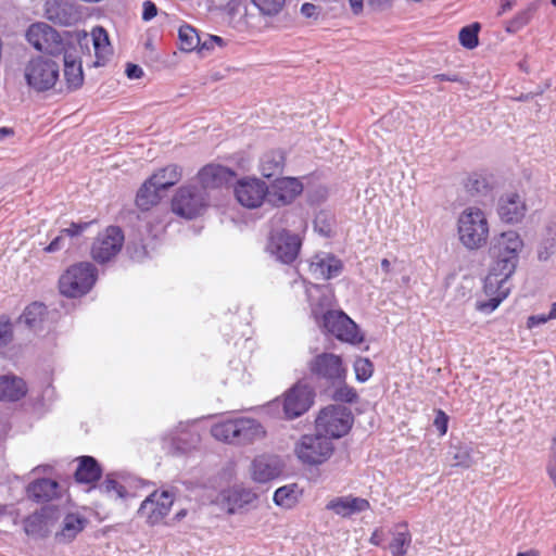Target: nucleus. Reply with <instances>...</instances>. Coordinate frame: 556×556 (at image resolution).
<instances>
[{"instance_id":"38","label":"nucleus","mask_w":556,"mask_h":556,"mask_svg":"<svg viewBox=\"0 0 556 556\" xmlns=\"http://www.w3.org/2000/svg\"><path fill=\"white\" fill-rule=\"evenodd\" d=\"M283 164V153L281 151H270L262 156L260 170L264 177L270 178L282 170Z\"/></svg>"},{"instance_id":"52","label":"nucleus","mask_w":556,"mask_h":556,"mask_svg":"<svg viewBox=\"0 0 556 556\" xmlns=\"http://www.w3.org/2000/svg\"><path fill=\"white\" fill-rule=\"evenodd\" d=\"M217 45L219 47L224 46V39L222 37L215 35H207L206 38L202 41L200 39L199 51L203 50H212L214 46Z\"/></svg>"},{"instance_id":"33","label":"nucleus","mask_w":556,"mask_h":556,"mask_svg":"<svg viewBox=\"0 0 556 556\" xmlns=\"http://www.w3.org/2000/svg\"><path fill=\"white\" fill-rule=\"evenodd\" d=\"M78 460L79 464L75 471V478L78 482L92 483L100 479L102 470L96 458L81 456Z\"/></svg>"},{"instance_id":"53","label":"nucleus","mask_w":556,"mask_h":556,"mask_svg":"<svg viewBox=\"0 0 556 556\" xmlns=\"http://www.w3.org/2000/svg\"><path fill=\"white\" fill-rule=\"evenodd\" d=\"M448 417L443 410H439L433 421V426L439 431L440 435H444L447 431Z\"/></svg>"},{"instance_id":"10","label":"nucleus","mask_w":556,"mask_h":556,"mask_svg":"<svg viewBox=\"0 0 556 556\" xmlns=\"http://www.w3.org/2000/svg\"><path fill=\"white\" fill-rule=\"evenodd\" d=\"M315 392L303 380H299L282 394V412L292 420L305 414L314 404Z\"/></svg>"},{"instance_id":"23","label":"nucleus","mask_w":556,"mask_h":556,"mask_svg":"<svg viewBox=\"0 0 556 556\" xmlns=\"http://www.w3.org/2000/svg\"><path fill=\"white\" fill-rule=\"evenodd\" d=\"M84 41L86 45L92 41L97 59L94 66H103L112 54V47L106 30L101 26H97L92 29L90 37L87 33H84L79 43L83 45Z\"/></svg>"},{"instance_id":"35","label":"nucleus","mask_w":556,"mask_h":556,"mask_svg":"<svg viewBox=\"0 0 556 556\" xmlns=\"http://www.w3.org/2000/svg\"><path fill=\"white\" fill-rule=\"evenodd\" d=\"M92 223L93 222L72 223L70 227L60 231V235L55 237L48 247L45 248V251L48 253L60 251L65 247L66 237L73 238L79 236L85 230H87Z\"/></svg>"},{"instance_id":"28","label":"nucleus","mask_w":556,"mask_h":556,"mask_svg":"<svg viewBox=\"0 0 556 556\" xmlns=\"http://www.w3.org/2000/svg\"><path fill=\"white\" fill-rule=\"evenodd\" d=\"M392 540L389 549L392 556H405L412 544V534L407 522H399L391 530Z\"/></svg>"},{"instance_id":"57","label":"nucleus","mask_w":556,"mask_h":556,"mask_svg":"<svg viewBox=\"0 0 556 556\" xmlns=\"http://www.w3.org/2000/svg\"><path fill=\"white\" fill-rule=\"evenodd\" d=\"M126 75L130 79H138L143 75V71L139 65L128 63L126 67Z\"/></svg>"},{"instance_id":"22","label":"nucleus","mask_w":556,"mask_h":556,"mask_svg":"<svg viewBox=\"0 0 556 556\" xmlns=\"http://www.w3.org/2000/svg\"><path fill=\"white\" fill-rule=\"evenodd\" d=\"M342 269V262L329 253H318L309 262V273L315 279L328 280L338 277Z\"/></svg>"},{"instance_id":"2","label":"nucleus","mask_w":556,"mask_h":556,"mask_svg":"<svg viewBox=\"0 0 556 556\" xmlns=\"http://www.w3.org/2000/svg\"><path fill=\"white\" fill-rule=\"evenodd\" d=\"M211 434L218 441L231 444H250L265 435L262 425L252 418H237L212 426Z\"/></svg>"},{"instance_id":"29","label":"nucleus","mask_w":556,"mask_h":556,"mask_svg":"<svg viewBox=\"0 0 556 556\" xmlns=\"http://www.w3.org/2000/svg\"><path fill=\"white\" fill-rule=\"evenodd\" d=\"M87 520L77 514H67L63 521L60 532L55 533V540L60 543H68L81 532Z\"/></svg>"},{"instance_id":"21","label":"nucleus","mask_w":556,"mask_h":556,"mask_svg":"<svg viewBox=\"0 0 556 556\" xmlns=\"http://www.w3.org/2000/svg\"><path fill=\"white\" fill-rule=\"evenodd\" d=\"M281 471L282 467L279 458L270 455L255 457L250 468L251 478L257 483L269 482L278 478Z\"/></svg>"},{"instance_id":"41","label":"nucleus","mask_w":556,"mask_h":556,"mask_svg":"<svg viewBox=\"0 0 556 556\" xmlns=\"http://www.w3.org/2000/svg\"><path fill=\"white\" fill-rule=\"evenodd\" d=\"M276 505L291 508L298 502V488L295 484L283 485L278 488L274 494Z\"/></svg>"},{"instance_id":"48","label":"nucleus","mask_w":556,"mask_h":556,"mask_svg":"<svg viewBox=\"0 0 556 556\" xmlns=\"http://www.w3.org/2000/svg\"><path fill=\"white\" fill-rule=\"evenodd\" d=\"M556 252V239L547 238L543 240L538 248V257L540 261H547Z\"/></svg>"},{"instance_id":"36","label":"nucleus","mask_w":556,"mask_h":556,"mask_svg":"<svg viewBox=\"0 0 556 556\" xmlns=\"http://www.w3.org/2000/svg\"><path fill=\"white\" fill-rule=\"evenodd\" d=\"M199 442L200 437L197 432L184 428L172 437V452L173 454L187 453L195 448Z\"/></svg>"},{"instance_id":"17","label":"nucleus","mask_w":556,"mask_h":556,"mask_svg":"<svg viewBox=\"0 0 556 556\" xmlns=\"http://www.w3.org/2000/svg\"><path fill=\"white\" fill-rule=\"evenodd\" d=\"M235 195L241 205L255 208L265 200L268 202V186L258 178L241 179L235 188Z\"/></svg>"},{"instance_id":"45","label":"nucleus","mask_w":556,"mask_h":556,"mask_svg":"<svg viewBox=\"0 0 556 556\" xmlns=\"http://www.w3.org/2000/svg\"><path fill=\"white\" fill-rule=\"evenodd\" d=\"M450 454H452V466L468 468L472 464L470 453L467 448L454 447Z\"/></svg>"},{"instance_id":"12","label":"nucleus","mask_w":556,"mask_h":556,"mask_svg":"<svg viewBox=\"0 0 556 556\" xmlns=\"http://www.w3.org/2000/svg\"><path fill=\"white\" fill-rule=\"evenodd\" d=\"M205 205V191L192 186L181 187L172 202L174 213L188 219L198 216Z\"/></svg>"},{"instance_id":"14","label":"nucleus","mask_w":556,"mask_h":556,"mask_svg":"<svg viewBox=\"0 0 556 556\" xmlns=\"http://www.w3.org/2000/svg\"><path fill=\"white\" fill-rule=\"evenodd\" d=\"M257 497L252 489L235 485L223 490L216 497V504L228 514L233 515L251 508Z\"/></svg>"},{"instance_id":"9","label":"nucleus","mask_w":556,"mask_h":556,"mask_svg":"<svg viewBox=\"0 0 556 556\" xmlns=\"http://www.w3.org/2000/svg\"><path fill=\"white\" fill-rule=\"evenodd\" d=\"M313 314L325 332L332 334L338 340L352 344H358L363 341L364 338L357 325L344 312L327 311L323 314L321 320H319L315 311Z\"/></svg>"},{"instance_id":"30","label":"nucleus","mask_w":556,"mask_h":556,"mask_svg":"<svg viewBox=\"0 0 556 556\" xmlns=\"http://www.w3.org/2000/svg\"><path fill=\"white\" fill-rule=\"evenodd\" d=\"M498 285H495L492 287V289H489L488 287V277L484 280V291L491 298L486 302H481L478 304V308L482 312L491 313L497 306L500 303L507 298V295L510 292V287L508 285L507 280L504 281H497Z\"/></svg>"},{"instance_id":"7","label":"nucleus","mask_w":556,"mask_h":556,"mask_svg":"<svg viewBox=\"0 0 556 556\" xmlns=\"http://www.w3.org/2000/svg\"><path fill=\"white\" fill-rule=\"evenodd\" d=\"M97 279V268L88 262L71 266L60 278V291L68 298L86 294Z\"/></svg>"},{"instance_id":"32","label":"nucleus","mask_w":556,"mask_h":556,"mask_svg":"<svg viewBox=\"0 0 556 556\" xmlns=\"http://www.w3.org/2000/svg\"><path fill=\"white\" fill-rule=\"evenodd\" d=\"M162 188L155 186L153 179H147L137 192L136 204L142 211H148L161 200Z\"/></svg>"},{"instance_id":"34","label":"nucleus","mask_w":556,"mask_h":556,"mask_svg":"<svg viewBox=\"0 0 556 556\" xmlns=\"http://www.w3.org/2000/svg\"><path fill=\"white\" fill-rule=\"evenodd\" d=\"M46 16L48 20L61 25H70L73 22L72 7L63 0H47Z\"/></svg>"},{"instance_id":"31","label":"nucleus","mask_w":556,"mask_h":556,"mask_svg":"<svg viewBox=\"0 0 556 556\" xmlns=\"http://www.w3.org/2000/svg\"><path fill=\"white\" fill-rule=\"evenodd\" d=\"M64 77L70 90H76L83 86L84 73L81 62L72 53L64 52Z\"/></svg>"},{"instance_id":"4","label":"nucleus","mask_w":556,"mask_h":556,"mask_svg":"<svg viewBox=\"0 0 556 556\" xmlns=\"http://www.w3.org/2000/svg\"><path fill=\"white\" fill-rule=\"evenodd\" d=\"M332 440L321 432L304 434L295 443L294 453L301 463L308 466H318L326 463L333 454Z\"/></svg>"},{"instance_id":"24","label":"nucleus","mask_w":556,"mask_h":556,"mask_svg":"<svg viewBox=\"0 0 556 556\" xmlns=\"http://www.w3.org/2000/svg\"><path fill=\"white\" fill-rule=\"evenodd\" d=\"M369 507L370 505L367 500L352 495L334 497L326 505V509L343 518L363 513L369 509Z\"/></svg>"},{"instance_id":"42","label":"nucleus","mask_w":556,"mask_h":556,"mask_svg":"<svg viewBox=\"0 0 556 556\" xmlns=\"http://www.w3.org/2000/svg\"><path fill=\"white\" fill-rule=\"evenodd\" d=\"M101 492L112 498H124L127 495L126 488L116 481L112 475H108L105 480L99 485Z\"/></svg>"},{"instance_id":"58","label":"nucleus","mask_w":556,"mask_h":556,"mask_svg":"<svg viewBox=\"0 0 556 556\" xmlns=\"http://www.w3.org/2000/svg\"><path fill=\"white\" fill-rule=\"evenodd\" d=\"M383 540H384V535H383L382 530L377 529L371 534L369 541L371 544L380 546L382 544Z\"/></svg>"},{"instance_id":"44","label":"nucleus","mask_w":556,"mask_h":556,"mask_svg":"<svg viewBox=\"0 0 556 556\" xmlns=\"http://www.w3.org/2000/svg\"><path fill=\"white\" fill-rule=\"evenodd\" d=\"M285 1L286 0H252L253 4L262 14L269 16L278 14L285 5Z\"/></svg>"},{"instance_id":"27","label":"nucleus","mask_w":556,"mask_h":556,"mask_svg":"<svg viewBox=\"0 0 556 556\" xmlns=\"http://www.w3.org/2000/svg\"><path fill=\"white\" fill-rule=\"evenodd\" d=\"M60 485L56 481L42 478L27 486V495L37 503L49 502L59 495Z\"/></svg>"},{"instance_id":"49","label":"nucleus","mask_w":556,"mask_h":556,"mask_svg":"<svg viewBox=\"0 0 556 556\" xmlns=\"http://www.w3.org/2000/svg\"><path fill=\"white\" fill-rule=\"evenodd\" d=\"M333 399L336 401L353 403L357 400V393L353 388H350L348 386H341L336 390Z\"/></svg>"},{"instance_id":"3","label":"nucleus","mask_w":556,"mask_h":556,"mask_svg":"<svg viewBox=\"0 0 556 556\" xmlns=\"http://www.w3.org/2000/svg\"><path fill=\"white\" fill-rule=\"evenodd\" d=\"M457 232L459 241L468 250L484 247L490 232L485 213L479 207L465 208L457 219Z\"/></svg>"},{"instance_id":"56","label":"nucleus","mask_w":556,"mask_h":556,"mask_svg":"<svg viewBox=\"0 0 556 556\" xmlns=\"http://www.w3.org/2000/svg\"><path fill=\"white\" fill-rule=\"evenodd\" d=\"M548 320H551V318H547V315H545V314L532 315V316L528 317L527 326H528V328L531 329V328L541 326Z\"/></svg>"},{"instance_id":"43","label":"nucleus","mask_w":556,"mask_h":556,"mask_svg":"<svg viewBox=\"0 0 556 556\" xmlns=\"http://www.w3.org/2000/svg\"><path fill=\"white\" fill-rule=\"evenodd\" d=\"M480 30V25L478 23H473L469 26L463 27L459 31L458 38L459 42L463 47L467 49H473L478 46V33Z\"/></svg>"},{"instance_id":"18","label":"nucleus","mask_w":556,"mask_h":556,"mask_svg":"<svg viewBox=\"0 0 556 556\" xmlns=\"http://www.w3.org/2000/svg\"><path fill=\"white\" fill-rule=\"evenodd\" d=\"M60 518V510L52 507H42L24 520V530L27 535L35 539L47 538Z\"/></svg>"},{"instance_id":"15","label":"nucleus","mask_w":556,"mask_h":556,"mask_svg":"<svg viewBox=\"0 0 556 556\" xmlns=\"http://www.w3.org/2000/svg\"><path fill=\"white\" fill-rule=\"evenodd\" d=\"M174 503V495L168 491H154L140 505L138 515L149 525H156L166 517Z\"/></svg>"},{"instance_id":"47","label":"nucleus","mask_w":556,"mask_h":556,"mask_svg":"<svg viewBox=\"0 0 556 556\" xmlns=\"http://www.w3.org/2000/svg\"><path fill=\"white\" fill-rule=\"evenodd\" d=\"M13 340V329L8 317H0V350L5 349Z\"/></svg>"},{"instance_id":"1","label":"nucleus","mask_w":556,"mask_h":556,"mask_svg":"<svg viewBox=\"0 0 556 556\" xmlns=\"http://www.w3.org/2000/svg\"><path fill=\"white\" fill-rule=\"evenodd\" d=\"M522 249L523 241L515 230L504 231L493 239L490 248L493 263L488 275L489 289L498 285L497 281H508L516 270Z\"/></svg>"},{"instance_id":"54","label":"nucleus","mask_w":556,"mask_h":556,"mask_svg":"<svg viewBox=\"0 0 556 556\" xmlns=\"http://www.w3.org/2000/svg\"><path fill=\"white\" fill-rule=\"evenodd\" d=\"M142 8H143L142 18L144 21H150L156 16L157 8L152 1H150V0L144 1L142 4Z\"/></svg>"},{"instance_id":"16","label":"nucleus","mask_w":556,"mask_h":556,"mask_svg":"<svg viewBox=\"0 0 556 556\" xmlns=\"http://www.w3.org/2000/svg\"><path fill=\"white\" fill-rule=\"evenodd\" d=\"M300 248L301 240L295 233L282 229L274 231L270 236L268 250L285 264L292 263L296 258Z\"/></svg>"},{"instance_id":"20","label":"nucleus","mask_w":556,"mask_h":556,"mask_svg":"<svg viewBox=\"0 0 556 556\" xmlns=\"http://www.w3.org/2000/svg\"><path fill=\"white\" fill-rule=\"evenodd\" d=\"M527 210L525 200L517 192H506L498 199L497 214L504 223H520L526 216Z\"/></svg>"},{"instance_id":"63","label":"nucleus","mask_w":556,"mask_h":556,"mask_svg":"<svg viewBox=\"0 0 556 556\" xmlns=\"http://www.w3.org/2000/svg\"><path fill=\"white\" fill-rule=\"evenodd\" d=\"M381 268L382 270L386 273V274H389L390 270H391V263L389 262V260L387 258H383L381 261Z\"/></svg>"},{"instance_id":"60","label":"nucleus","mask_w":556,"mask_h":556,"mask_svg":"<svg viewBox=\"0 0 556 556\" xmlns=\"http://www.w3.org/2000/svg\"><path fill=\"white\" fill-rule=\"evenodd\" d=\"M514 7V0H502L501 9L498 11V14L502 15L506 13L507 11L511 10Z\"/></svg>"},{"instance_id":"5","label":"nucleus","mask_w":556,"mask_h":556,"mask_svg":"<svg viewBox=\"0 0 556 556\" xmlns=\"http://www.w3.org/2000/svg\"><path fill=\"white\" fill-rule=\"evenodd\" d=\"M307 369L312 379L325 386H341L346 378V368L339 355L320 353L307 362Z\"/></svg>"},{"instance_id":"25","label":"nucleus","mask_w":556,"mask_h":556,"mask_svg":"<svg viewBox=\"0 0 556 556\" xmlns=\"http://www.w3.org/2000/svg\"><path fill=\"white\" fill-rule=\"evenodd\" d=\"M235 176V173L222 165L210 164L204 166L198 174L202 190L219 188L228 184Z\"/></svg>"},{"instance_id":"26","label":"nucleus","mask_w":556,"mask_h":556,"mask_svg":"<svg viewBox=\"0 0 556 556\" xmlns=\"http://www.w3.org/2000/svg\"><path fill=\"white\" fill-rule=\"evenodd\" d=\"M27 393L26 382L14 375L0 376V401L16 402Z\"/></svg>"},{"instance_id":"11","label":"nucleus","mask_w":556,"mask_h":556,"mask_svg":"<svg viewBox=\"0 0 556 556\" xmlns=\"http://www.w3.org/2000/svg\"><path fill=\"white\" fill-rule=\"evenodd\" d=\"M25 36L28 43L38 51L51 55L61 54L64 51V42L60 34L47 23L31 24Z\"/></svg>"},{"instance_id":"39","label":"nucleus","mask_w":556,"mask_h":556,"mask_svg":"<svg viewBox=\"0 0 556 556\" xmlns=\"http://www.w3.org/2000/svg\"><path fill=\"white\" fill-rule=\"evenodd\" d=\"M46 314L47 307L42 303L34 302L24 309L20 321L36 330L41 326Z\"/></svg>"},{"instance_id":"6","label":"nucleus","mask_w":556,"mask_h":556,"mask_svg":"<svg viewBox=\"0 0 556 556\" xmlns=\"http://www.w3.org/2000/svg\"><path fill=\"white\" fill-rule=\"evenodd\" d=\"M60 76L59 64L45 56L30 59L24 67V78L27 85L37 92L52 89Z\"/></svg>"},{"instance_id":"8","label":"nucleus","mask_w":556,"mask_h":556,"mask_svg":"<svg viewBox=\"0 0 556 556\" xmlns=\"http://www.w3.org/2000/svg\"><path fill=\"white\" fill-rule=\"evenodd\" d=\"M352 424V413L343 405H329L323 408L315 420L316 431L331 440L345 435Z\"/></svg>"},{"instance_id":"19","label":"nucleus","mask_w":556,"mask_h":556,"mask_svg":"<svg viewBox=\"0 0 556 556\" xmlns=\"http://www.w3.org/2000/svg\"><path fill=\"white\" fill-rule=\"evenodd\" d=\"M302 191L303 185L298 178H278L268 187V203L274 206L290 204Z\"/></svg>"},{"instance_id":"13","label":"nucleus","mask_w":556,"mask_h":556,"mask_svg":"<svg viewBox=\"0 0 556 556\" xmlns=\"http://www.w3.org/2000/svg\"><path fill=\"white\" fill-rule=\"evenodd\" d=\"M124 233L119 227L110 226L99 233L91 248V255L99 263L109 262L121 251Z\"/></svg>"},{"instance_id":"61","label":"nucleus","mask_w":556,"mask_h":556,"mask_svg":"<svg viewBox=\"0 0 556 556\" xmlns=\"http://www.w3.org/2000/svg\"><path fill=\"white\" fill-rule=\"evenodd\" d=\"M13 135V129L9 127H1L0 128V141L3 140L7 137H11Z\"/></svg>"},{"instance_id":"37","label":"nucleus","mask_w":556,"mask_h":556,"mask_svg":"<svg viewBox=\"0 0 556 556\" xmlns=\"http://www.w3.org/2000/svg\"><path fill=\"white\" fill-rule=\"evenodd\" d=\"M181 168L178 165L170 164L161 168L150 178L153 179L155 186L166 190L176 185L181 179Z\"/></svg>"},{"instance_id":"50","label":"nucleus","mask_w":556,"mask_h":556,"mask_svg":"<svg viewBox=\"0 0 556 556\" xmlns=\"http://www.w3.org/2000/svg\"><path fill=\"white\" fill-rule=\"evenodd\" d=\"M547 472L549 475V478L556 485V431L552 439V445L549 450V459L547 464Z\"/></svg>"},{"instance_id":"64","label":"nucleus","mask_w":556,"mask_h":556,"mask_svg":"<svg viewBox=\"0 0 556 556\" xmlns=\"http://www.w3.org/2000/svg\"><path fill=\"white\" fill-rule=\"evenodd\" d=\"M547 318L556 319V302L552 304L551 311L547 315Z\"/></svg>"},{"instance_id":"46","label":"nucleus","mask_w":556,"mask_h":556,"mask_svg":"<svg viewBox=\"0 0 556 556\" xmlns=\"http://www.w3.org/2000/svg\"><path fill=\"white\" fill-rule=\"evenodd\" d=\"M354 370H355L357 380L364 382L371 377L372 371H374V366L369 359L358 358L354 363Z\"/></svg>"},{"instance_id":"40","label":"nucleus","mask_w":556,"mask_h":556,"mask_svg":"<svg viewBox=\"0 0 556 556\" xmlns=\"http://www.w3.org/2000/svg\"><path fill=\"white\" fill-rule=\"evenodd\" d=\"M180 49L184 51H193L200 47V36L195 28L190 25H182L178 29Z\"/></svg>"},{"instance_id":"51","label":"nucleus","mask_w":556,"mask_h":556,"mask_svg":"<svg viewBox=\"0 0 556 556\" xmlns=\"http://www.w3.org/2000/svg\"><path fill=\"white\" fill-rule=\"evenodd\" d=\"M466 188L471 194H476L482 193L484 190H486L488 186L484 179H479L478 177H469L466 184Z\"/></svg>"},{"instance_id":"59","label":"nucleus","mask_w":556,"mask_h":556,"mask_svg":"<svg viewBox=\"0 0 556 556\" xmlns=\"http://www.w3.org/2000/svg\"><path fill=\"white\" fill-rule=\"evenodd\" d=\"M349 2L354 14L363 11V0H349Z\"/></svg>"},{"instance_id":"55","label":"nucleus","mask_w":556,"mask_h":556,"mask_svg":"<svg viewBox=\"0 0 556 556\" xmlns=\"http://www.w3.org/2000/svg\"><path fill=\"white\" fill-rule=\"evenodd\" d=\"M319 12L320 9L317 5L309 2H306L301 7V13L307 18L317 17Z\"/></svg>"},{"instance_id":"62","label":"nucleus","mask_w":556,"mask_h":556,"mask_svg":"<svg viewBox=\"0 0 556 556\" xmlns=\"http://www.w3.org/2000/svg\"><path fill=\"white\" fill-rule=\"evenodd\" d=\"M517 556H540V553L536 549H529L526 552H519Z\"/></svg>"}]
</instances>
